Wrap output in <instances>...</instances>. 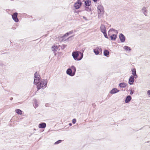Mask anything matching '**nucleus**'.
<instances>
[{"mask_svg":"<svg viewBox=\"0 0 150 150\" xmlns=\"http://www.w3.org/2000/svg\"><path fill=\"white\" fill-rule=\"evenodd\" d=\"M69 125H70V126H71L72 125V124H71V123H70L69 124Z\"/></svg>","mask_w":150,"mask_h":150,"instance_id":"cd10ccee","label":"nucleus"},{"mask_svg":"<svg viewBox=\"0 0 150 150\" xmlns=\"http://www.w3.org/2000/svg\"><path fill=\"white\" fill-rule=\"evenodd\" d=\"M76 122V119H73V120H72V122L73 124H74Z\"/></svg>","mask_w":150,"mask_h":150,"instance_id":"393cba45","label":"nucleus"},{"mask_svg":"<svg viewBox=\"0 0 150 150\" xmlns=\"http://www.w3.org/2000/svg\"><path fill=\"white\" fill-rule=\"evenodd\" d=\"M61 142H62V140H59L57 141V142H56L54 143V144H59V143H60Z\"/></svg>","mask_w":150,"mask_h":150,"instance_id":"5701e85b","label":"nucleus"},{"mask_svg":"<svg viewBox=\"0 0 150 150\" xmlns=\"http://www.w3.org/2000/svg\"><path fill=\"white\" fill-rule=\"evenodd\" d=\"M119 91V90H117V88H114L113 89L110 91V93L112 94H114L118 92Z\"/></svg>","mask_w":150,"mask_h":150,"instance_id":"2eb2a0df","label":"nucleus"},{"mask_svg":"<svg viewBox=\"0 0 150 150\" xmlns=\"http://www.w3.org/2000/svg\"><path fill=\"white\" fill-rule=\"evenodd\" d=\"M18 13H14L12 16L13 19L16 22H18V19L17 18Z\"/></svg>","mask_w":150,"mask_h":150,"instance_id":"1a4fd4ad","label":"nucleus"},{"mask_svg":"<svg viewBox=\"0 0 150 150\" xmlns=\"http://www.w3.org/2000/svg\"><path fill=\"white\" fill-rule=\"evenodd\" d=\"M119 38L122 42H124L125 40V36L122 34H120L119 35Z\"/></svg>","mask_w":150,"mask_h":150,"instance_id":"9b49d317","label":"nucleus"},{"mask_svg":"<svg viewBox=\"0 0 150 150\" xmlns=\"http://www.w3.org/2000/svg\"><path fill=\"white\" fill-rule=\"evenodd\" d=\"M71 33H70V32L67 33L64 35V36H68L69 35V34Z\"/></svg>","mask_w":150,"mask_h":150,"instance_id":"a878e982","label":"nucleus"},{"mask_svg":"<svg viewBox=\"0 0 150 150\" xmlns=\"http://www.w3.org/2000/svg\"><path fill=\"white\" fill-rule=\"evenodd\" d=\"M72 56L75 60H80L82 58L83 54L80 52L76 51L73 52Z\"/></svg>","mask_w":150,"mask_h":150,"instance_id":"f257e3e1","label":"nucleus"},{"mask_svg":"<svg viewBox=\"0 0 150 150\" xmlns=\"http://www.w3.org/2000/svg\"><path fill=\"white\" fill-rule=\"evenodd\" d=\"M100 30L101 32L103 33L104 35L105 38H108L106 32V30L105 26L104 25H101L100 26Z\"/></svg>","mask_w":150,"mask_h":150,"instance_id":"20e7f679","label":"nucleus"},{"mask_svg":"<svg viewBox=\"0 0 150 150\" xmlns=\"http://www.w3.org/2000/svg\"><path fill=\"white\" fill-rule=\"evenodd\" d=\"M85 5L88 6H90L91 4V1L90 0H88L85 1Z\"/></svg>","mask_w":150,"mask_h":150,"instance_id":"dca6fc26","label":"nucleus"},{"mask_svg":"<svg viewBox=\"0 0 150 150\" xmlns=\"http://www.w3.org/2000/svg\"><path fill=\"white\" fill-rule=\"evenodd\" d=\"M12 99H13V98H11V100H12Z\"/></svg>","mask_w":150,"mask_h":150,"instance_id":"c756f323","label":"nucleus"},{"mask_svg":"<svg viewBox=\"0 0 150 150\" xmlns=\"http://www.w3.org/2000/svg\"><path fill=\"white\" fill-rule=\"evenodd\" d=\"M52 48L53 51H56L57 50L58 47L57 46H54L52 47Z\"/></svg>","mask_w":150,"mask_h":150,"instance_id":"412c9836","label":"nucleus"},{"mask_svg":"<svg viewBox=\"0 0 150 150\" xmlns=\"http://www.w3.org/2000/svg\"><path fill=\"white\" fill-rule=\"evenodd\" d=\"M134 76H131L129 79V83L130 85H132L133 84L134 82Z\"/></svg>","mask_w":150,"mask_h":150,"instance_id":"9d476101","label":"nucleus"},{"mask_svg":"<svg viewBox=\"0 0 150 150\" xmlns=\"http://www.w3.org/2000/svg\"><path fill=\"white\" fill-rule=\"evenodd\" d=\"M131 99V97L130 96H128L126 98L125 102L126 103L129 102Z\"/></svg>","mask_w":150,"mask_h":150,"instance_id":"f3484780","label":"nucleus"},{"mask_svg":"<svg viewBox=\"0 0 150 150\" xmlns=\"http://www.w3.org/2000/svg\"><path fill=\"white\" fill-rule=\"evenodd\" d=\"M94 2H96L97 1V0H93Z\"/></svg>","mask_w":150,"mask_h":150,"instance_id":"c85d7f7f","label":"nucleus"},{"mask_svg":"<svg viewBox=\"0 0 150 150\" xmlns=\"http://www.w3.org/2000/svg\"><path fill=\"white\" fill-rule=\"evenodd\" d=\"M132 93L131 92V93H130V94H132Z\"/></svg>","mask_w":150,"mask_h":150,"instance_id":"7c9ffc66","label":"nucleus"},{"mask_svg":"<svg viewBox=\"0 0 150 150\" xmlns=\"http://www.w3.org/2000/svg\"><path fill=\"white\" fill-rule=\"evenodd\" d=\"M40 77H38V76H37V77H34V83L35 84H38L40 81Z\"/></svg>","mask_w":150,"mask_h":150,"instance_id":"f8f14e48","label":"nucleus"},{"mask_svg":"<svg viewBox=\"0 0 150 150\" xmlns=\"http://www.w3.org/2000/svg\"><path fill=\"white\" fill-rule=\"evenodd\" d=\"M82 5V3L80 1L76 2L74 4V7L76 9H78Z\"/></svg>","mask_w":150,"mask_h":150,"instance_id":"6e6552de","label":"nucleus"},{"mask_svg":"<svg viewBox=\"0 0 150 150\" xmlns=\"http://www.w3.org/2000/svg\"><path fill=\"white\" fill-rule=\"evenodd\" d=\"M125 48L127 50H130V48L127 46H125Z\"/></svg>","mask_w":150,"mask_h":150,"instance_id":"b1692460","label":"nucleus"},{"mask_svg":"<svg viewBox=\"0 0 150 150\" xmlns=\"http://www.w3.org/2000/svg\"><path fill=\"white\" fill-rule=\"evenodd\" d=\"M98 12L99 14H103L104 13V9L103 6H98L97 7Z\"/></svg>","mask_w":150,"mask_h":150,"instance_id":"0eeeda50","label":"nucleus"},{"mask_svg":"<svg viewBox=\"0 0 150 150\" xmlns=\"http://www.w3.org/2000/svg\"><path fill=\"white\" fill-rule=\"evenodd\" d=\"M16 112L19 115H21L22 114V111L20 109H17L15 110Z\"/></svg>","mask_w":150,"mask_h":150,"instance_id":"aec40b11","label":"nucleus"},{"mask_svg":"<svg viewBox=\"0 0 150 150\" xmlns=\"http://www.w3.org/2000/svg\"><path fill=\"white\" fill-rule=\"evenodd\" d=\"M71 68L72 70L71 69H68L67 71V73L71 76H73L75 74L76 69L74 67H72Z\"/></svg>","mask_w":150,"mask_h":150,"instance_id":"7ed1b4c3","label":"nucleus"},{"mask_svg":"<svg viewBox=\"0 0 150 150\" xmlns=\"http://www.w3.org/2000/svg\"><path fill=\"white\" fill-rule=\"evenodd\" d=\"M37 76H38V77H40V75L39 74V73L37 72H36L34 74V77H37Z\"/></svg>","mask_w":150,"mask_h":150,"instance_id":"4be33fe9","label":"nucleus"},{"mask_svg":"<svg viewBox=\"0 0 150 150\" xmlns=\"http://www.w3.org/2000/svg\"><path fill=\"white\" fill-rule=\"evenodd\" d=\"M103 54L105 56L108 57V55L109 54V52L108 50H105L103 52Z\"/></svg>","mask_w":150,"mask_h":150,"instance_id":"6ab92c4d","label":"nucleus"},{"mask_svg":"<svg viewBox=\"0 0 150 150\" xmlns=\"http://www.w3.org/2000/svg\"><path fill=\"white\" fill-rule=\"evenodd\" d=\"M147 93L149 96L150 97V90H149L147 91Z\"/></svg>","mask_w":150,"mask_h":150,"instance_id":"bb28decb","label":"nucleus"},{"mask_svg":"<svg viewBox=\"0 0 150 150\" xmlns=\"http://www.w3.org/2000/svg\"><path fill=\"white\" fill-rule=\"evenodd\" d=\"M47 81L46 80H41L40 82L37 84V87L38 90L41 88H45L47 86Z\"/></svg>","mask_w":150,"mask_h":150,"instance_id":"f03ea898","label":"nucleus"},{"mask_svg":"<svg viewBox=\"0 0 150 150\" xmlns=\"http://www.w3.org/2000/svg\"><path fill=\"white\" fill-rule=\"evenodd\" d=\"M93 52L96 54L98 55L100 53H102V50L100 47H97L94 50Z\"/></svg>","mask_w":150,"mask_h":150,"instance_id":"39448f33","label":"nucleus"},{"mask_svg":"<svg viewBox=\"0 0 150 150\" xmlns=\"http://www.w3.org/2000/svg\"><path fill=\"white\" fill-rule=\"evenodd\" d=\"M132 74L133 75V76H134V78H136L137 77V76L136 74V69L135 68H133L132 70Z\"/></svg>","mask_w":150,"mask_h":150,"instance_id":"4468645a","label":"nucleus"},{"mask_svg":"<svg viewBox=\"0 0 150 150\" xmlns=\"http://www.w3.org/2000/svg\"><path fill=\"white\" fill-rule=\"evenodd\" d=\"M46 127V124L45 123L40 124L39 125L38 127L39 128H43Z\"/></svg>","mask_w":150,"mask_h":150,"instance_id":"ddd939ff","label":"nucleus"},{"mask_svg":"<svg viewBox=\"0 0 150 150\" xmlns=\"http://www.w3.org/2000/svg\"><path fill=\"white\" fill-rule=\"evenodd\" d=\"M112 31L111 30H109L108 32V35L109 36H110L111 39V40H115L117 38L116 35L115 34H112Z\"/></svg>","mask_w":150,"mask_h":150,"instance_id":"423d86ee","label":"nucleus"},{"mask_svg":"<svg viewBox=\"0 0 150 150\" xmlns=\"http://www.w3.org/2000/svg\"><path fill=\"white\" fill-rule=\"evenodd\" d=\"M127 84L124 83H121L119 84V86L120 87L124 88L125 87Z\"/></svg>","mask_w":150,"mask_h":150,"instance_id":"a211bd4d","label":"nucleus"}]
</instances>
